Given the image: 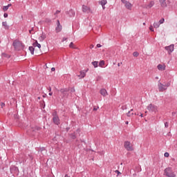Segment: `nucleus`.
<instances>
[{"instance_id":"nucleus-1","label":"nucleus","mask_w":177,"mask_h":177,"mask_svg":"<svg viewBox=\"0 0 177 177\" xmlns=\"http://www.w3.org/2000/svg\"><path fill=\"white\" fill-rule=\"evenodd\" d=\"M164 175L167 177H176L175 171H174V170H172V168L171 167H167L166 169H165Z\"/></svg>"},{"instance_id":"nucleus-2","label":"nucleus","mask_w":177,"mask_h":177,"mask_svg":"<svg viewBox=\"0 0 177 177\" xmlns=\"http://www.w3.org/2000/svg\"><path fill=\"white\" fill-rule=\"evenodd\" d=\"M12 46H14L15 50H21L22 49H24L23 43L19 40H15L12 43Z\"/></svg>"},{"instance_id":"nucleus-3","label":"nucleus","mask_w":177,"mask_h":177,"mask_svg":"<svg viewBox=\"0 0 177 177\" xmlns=\"http://www.w3.org/2000/svg\"><path fill=\"white\" fill-rule=\"evenodd\" d=\"M53 121L55 124V125H59L60 124V119L59 118V116L57 115V112H54L53 113Z\"/></svg>"},{"instance_id":"nucleus-4","label":"nucleus","mask_w":177,"mask_h":177,"mask_svg":"<svg viewBox=\"0 0 177 177\" xmlns=\"http://www.w3.org/2000/svg\"><path fill=\"white\" fill-rule=\"evenodd\" d=\"M124 148L126 149V150H127L128 151H133V147H132V145H131V142L129 141H126L124 142Z\"/></svg>"},{"instance_id":"nucleus-5","label":"nucleus","mask_w":177,"mask_h":177,"mask_svg":"<svg viewBox=\"0 0 177 177\" xmlns=\"http://www.w3.org/2000/svg\"><path fill=\"white\" fill-rule=\"evenodd\" d=\"M158 87L159 92H164L165 91H167V87H165L164 84L161 83V80L158 82Z\"/></svg>"},{"instance_id":"nucleus-6","label":"nucleus","mask_w":177,"mask_h":177,"mask_svg":"<svg viewBox=\"0 0 177 177\" xmlns=\"http://www.w3.org/2000/svg\"><path fill=\"white\" fill-rule=\"evenodd\" d=\"M147 110L149 111H150L151 113H156V111H157V106L150 104L148 106H147Z\"/></svg>"},{"instance_id":"nucleus-7","label":"nucleus","mask_w":177,"mask_h":177,"mask_svg":"<svg viewBox=\"0 0 177 177\" xmlns=\"http://www.w3.org/2000/svg\"><path fill=\"white\" fill-rule=\"evenodd\" d=\"M68 91H70L68 88H62L59 90V92H61L63 97H67L68 96Z\"/></svg>"},{"instance_id":"nucleus-8","label":"nucleus","mask_w":177,"mask_h":177,"mask_svg":"<svg viewBox=\"0 0 177 177\" xmlns=\"http://www.w3.org/2000/svg\"><path fill=\"white\" fill-rule=\"evenodd\" d=\"M165 49L168 52L169 55H171V53L174 52V44H171L170 46H165Z\"/></svg>"},{"instance_id":"nucleus-9","label":"nucleus","mask_w":177,"mask_h":177,"mask_svg":"<svg viewBox=\"0 0 177 177\" xmlns=\"http://www.w3.org/2000/svg\"><path fill=\"white\" fill-rule=\"evenodd\" d=\"M100 93L104 97H106V96L109 95V93L107 92V90H106V88H101L100 91Z\"/></svg>"},{"instance_id":"nucleus-10","label":"nucleus","mask_w":177,"mask_h":177,"mask_svg":"<svg viewBox=\"0 0 177 177\" xmlns=\"http://www.w3.org/2000/svg\"><path fill=\"white\" fill-rule=\"evenodd\" d=\"M62 25H60V21H57V27L55 28L56 32H60L62 31Z\"/></svg>"},{"instance_id":"nucleus-11","label":"nucleus","mask_w":177,"mask_h":177,"mask_svg":"<svg viewBox=\"0 0 177 177\" xmlns=\"http://www.w3.org/2000/svg\"><path fill=\"white\" fill-rule=\"evenodd\" d=\"M86 73H88V70H84L80 71V74L77 75L80 78H84L85 75H86Z\"/></svg>"},{"instance_id":"nucleus-12","label":"nucleus","mask_w":177,"mask_h":177,"mask_svg":"<svg viewBox=\"0 0 177 177\" xmlns=\"http://www.w3.org/2000/svg\"><path fill=\"white\" fill-rule=\"evenodd\" d=\"M82 12H84V13H88L89 12H91V8L85 5L82 6Z\"/></svg>"},{"instance_id":"nucleus-13","label":"nucleus","mask_w":177,"mask_h":177,"mask_svg":"<svg viewBox=\"0 0 177 177\" xmlns=\"http://www.w3.org/2000/svg\"><path fill=\"white\" fill-rule=\"evenodd\" d=\"M157 68L159 70V71H165V64H160L157 66Z\"/></svg>"},{"instance_id":"nucleus-14","label":"nucleus","mask_w":177,"mask_h":177,"mask_svg":"<svg viewBox=\"0 0 177 177\" xmlns=\"http://www.w3.org/2000/svg\"><path fill=\"white\" fill-rule=\"evenodd\" d=\"M67 15L69 16V17H74V16H75V11H74L73 9H71L67 12Z\"/></svg>"},{"instance_id":"nucleus-15","label":"nucleus","mask_w":177,"mask_h":177,"mask_svg":"<svg viewBox=\"0 0 177 177\" xmlns=\"http://www.w3.org/2000/svg\"><path fill=\"white\" fill-rule=\"evenodd\" d=\"M124 6L127 9L129 10H131L132 9V3H131L129 1H127L125 4Z\"/></svg>"},{"instance_id":"nucleus-16","label":"nucleus","mask_w":177,"mask_h":177,"mask_svg":"<svg viewBox=\"0 0 177 177\" xmlns=\"http://www.w3.org/2000/svg\"><path fill=\"white\" fill-rule=\"evenodd\" d=\"M167 0H160V3L162 8H167Z\"/></svg>"},{"instance_id":"nucleus-17","label":"nucleus","mask_w":177,"mask_h":177,"mask_svg":"<svg viewBox=\"0 0 177 177\" xmlns=\"http://www.w3.org/2000/svg\"><path fill=\"white\" fill-rule=\"evenodd\" d=\"M2 26H3V27H4L5 30H9V26L8 25V22H6V21L2 22Z\"/></svg>"},{"instance_id":"nucleus-18","label":"nucleus","mask_w":177,"mask_h":177,"mask_svg":"<svg viewBox=\"0 0 177 177\" xmlns=\"http://www.w3.org/2000/svg\"><path fill=\"white\" fill-rule=\"evenodd\" d=\"M100 4L101 6H105L106 5H107V0H102L101 1H100Z\"/></svg>"},{"instance_id":"nucleus-19","label":"nucleus","mask_w":177,"mask_h":177,"mask_svg":"<svg viewBox=\"0 0 177 177\" xmlns=\"http://www.w3.org/2000/svg\"><path fill=\"white\" fill-rule=\"evenodd\" d=\"M132 111H133V109H131V110L127 113V117H132V115H133V113Z\"/></svg>"},{"instance_id":"nucleus-20","label":"nucleus","mask_w":177,"mask_h":177,"mask_svg":"<svg viewBox=\"0 0 177 177\" xmlns=\"http://www.w3.org/2000/svg\"><path fill=\"white\" fill-rule=\"evenodd\" d=\"M33 46H37V48H39V49H40L41 44H39L38 41H36L35 43H33Z\"/></svg>"},{"instance_id":"nucleus-21","label":"nucleus","mask_w":177,"mask_h":177,"mask_svg":"<svg viewBox=\"0 0 177 177\" xmlns=\"http://www.w3.org/2000/svg\"><path fill=\"white\" fill-rule=\"evenodd\" d=\"M154 6V1H150L149 4L147 6V8H153Z\"/></svg>"},{"instance_id":"nucleus-22","label":"nucleus","mask_w":177,"mask_h":177,"mask_svg":"<svg viewBox=\"0 0 177 177\" xmlns=\"http://www.w3.org/2000/svg\"><path fill=\"white\" fill-rule=\"evenodd\" d=\"M160 27V23L159 22H154L153 23V28H158Z\"/></svg>"},{"instance_id":"nucleus-23","label":"nucleus","mask_w":177,"mask_h":177,"mask_svg":"<svg viewBox=\"0 0 177 177\" xmlns=\"http://www.w3.org/2000/svg\"><path fill=\"white\" fill-rule=\"evenodd\" d=\"M29 50L31 55H34V50H35V49L32 46H29Z\"/></svg>"},{"instance_id":"nucleus-24","label":"nucleus","mask_w":177,"mask_h":177,"mask_svg":"<svg viewBox=\"0 0 177 177\" xmlns=\"http://www.w3.org/2000/svg\"><path fill=\"white\" fill-rule=\"evenodd\" d=\"M98 62L97 61H94V62H92V64H93V67L95 68H97V64H98Z\"/></svg>"},{"instance_id":"nucleus-25","label":"nucleus","mask_w":177,"mask_h":177,"mask_svg":"<svg viewBox=\"0 0 177 177\" xmlns=\"http://www.w3.org/2000/svg\"><path fill=\"white\" fill-rule=\"evenodd\" d=\"M71 139H77V136H75V133H73L70 134Z\"/></svg>"},{"instance_id":"nucleus-26","label":"nucleus","mask_w":177,"mask_h":177,"mask_svg":"<svg viewBox=\"0 0 177 177\" xmlns=\"http://www.w3.org/2000/svg\"><path fill=\"white\" fill-rule=\"evenodd\" d=\"M133 56L134 57H138V56H139V53H138V51H135L133 53Z\"/></svg>"},{"instance_id":"nucleus-27","label":"nucleus","mask_w":177,"mask_h":177,"mask_svg":"<svg viewBox=\"0 0 177 177\" xmlns=\"http://www.w3.org/2000/svg\"><path fill=\"white\" fill-rule=\"evenodd\" d=\"M103 66H104V61L102 60L99 62V66L103 67Z\"/></svg>"},{"instance_id":"nucleus-28","label":"nucleus","mask_w":177,"mask_h":177,"mask_svg":"<svg viewBox=\"0 0 177 177\" xmlns=\"http://www.w3.org/2000/svg\"><path fill=\"white\" fill-rule=\"evenodd\" d=\"M39 38H40L41 41H44V39H45V38H46V35L42 34Z\"/></svg>"},{"instance_id":"nucleus-29","label":"nucleus","mask_w":177,"mask_h":177,"mask_svg":"<svg viewBox=\"0 0 177 177\" xmlns=\"http://www.w3.org/2000/svg\"><path fill=\"white\" fill-rule=\"evenodd\" d=\"M163 85H164L165 88H168L169 86H171V83L167 82V83H165Z\"/></svg>"},{"instance_id":"nucleus-30","label":"nucleus","mask_w":177,"mask_h":177,"mask_svg":"<svg viewBox=\"0 0 177 177\" xmlns=\"http://www.w3.org/2000/svg\"><path fill=\"white\" fill-rule=\"evenodd\" d=\"M8 9H9V6H4L3 7V12H6V10H8Z\"/></svg>"},{"instance_id":"nucleus-31","label":"nucleus","mask_w":177,"mask_h":177,"mask_svg":"<svg viewBox=\"0 0 177 177\" xmlns=\"http://www.w3.org/2000/svg\"><path fill=\"white\" fill-rule=\"evenodd\" d=\"M165 21V19L164 18H162L160 21H159V24H163V23Z\"/></svg>"},{"instance_id":"nucleus-32","label":"nucleus","mask_w":177,"mask_h":177,"mask_svg":"<svg viewBox=\"0 0 177 177\" xmlns=\"http://www.w3.org/2000/svg\"><path fill=\"white\" fill-rule=\"evenodd\" d=\"M45 22H46V23H51V22H52V20H50V19H49V18H46V19H45Z\"/></svg>"},{"instance_id":"nucleus-33","label":"nucleus","mask_w":177,"mask_h":177,"mask_svg":"<svg viewBox=\"0 0 177 177\" xmlns=\"http://www.w3.org/2000/svg\"><path fill=\"white\" fill-rule=\"evenodd\" d=\"M69 48H74V43L71 42L70 44H69Z\"/></svg>"},{"instance_id":"nucleus-34","label":"nucleus","mask_w":177,"mask_h":177,"mask_svg":"<svg viewBox=\"0 0 177 177\" xmlns=\"http://www.w3.org/2000/svg\"><path fill=\"white\" fill-rule=\"evenodd\" d=\"M169 126L168 122H165V128H168V127Z\"/></svg>"},{"instance_id":"nucleus-35","label":"nucleus","mask_w":177,"mask_h":177,"mask_svg":"<svg viewBox=\"0 0 177 177\" xmlns=\"http://www.w3.org/2000/svg\"><path fill=\"white\" fill-rule=\"evenodd\" d=\"M76 132H77V133H79V136H81V134H80V133L81 132V129H77L76 130Z\"/></svg>"},{"instance_id":"nucleus-36","label":"nucleus","mask_w":177,"mask_h":177,"mask_svg":"<svg viewBox=\"0 0 177 177\" xmlns=\"http://www.w3.org/2000/svg\"><path fill=\"white\" fill-rule=\"evenodd\" d=\"M122 3H124V5L128 2V1L126 0H121Z\"/></svg>"},{"instance_id":"nucleus-37","label":"nucleus","mask_w":177,"mask_h":177,"mask_svg":"<svg viewBox=\"0 0 177 177\" xmlns=\"http://www.w3.org/2000/svg\"><path fill=\"white\" fill-rule=\"evenodd\" d=\"M165 157H169V153L168 152L165 153Z\"/></svg>"},{"instance_id":"nucleus-38","label":"nucleus","mask_w":177,"mask_h":177,"mask_svg":"<svg viewBox=\"0 0 177 177\" xmlns=\"http://www.w3.org/2000/svg\"><path fill=\"white\" fill-rule=\"evenodd\" d=\"M97 109H99V106H95L94 108H93V111H97Z\"/></svg>"},{"instance_id":"nucleus-39","label":"nucleus","mask_w":177,"mask_h":177,"mask_svg":"<svg viewBox=\"0 0 177 177\" xmlns=\"http://www.w3.org/2000/svg\"><path fill=\"white\" fill-rule=\"evenodd\" d=\"M149 30H150V31H154V28H153V26H151L149 27Z\"/></svg>"},{"instance_id":"nucleus-40","label":"nucleus","mask_w":177,"mask_h":177,"mask_svg":"<svg viewBox=\"0 0 177 177\" xmlns=\"http://www.w3.org/2000/svg\"><path fill=\"white\" fill-rule=\"evenodd\" d=\"M1 108L3 109V107H5V103L1 102Z\"/></svg>"},{"instance_id":"nucleus-41","label":"nucleus","mask_w":177,"mask_h":177,"mask_svg":"<svg viewBox=\"0 0 177 177\" xmlns=\"http://www.w3.org/2000/svg\"><path fill=\"white\" fill-rule=\"evenodd\" d=\"M71 92L72 93H74V92H75V88H72L71 89Z\"/></svg>"},{"instance_id":"nucleus-42","label":"nucleus","mask_w":177,"mask_h":177,"mask_svg":"<svg viewBox=\"0 0 177 177\" xmlns=\"http://www.w3.org/2000/svg\"><path fill=\"white\" fill-rule=\"evenodd\" d=\"M64 41H67V38L66 37H63L62 38V42H64Z\"/></svg>"},{"instance_id":"nucleus-43","label":"nucleus","mask_w":177,"mask_h":177,"mask_svg":"<svg viewBox=\"0 0 177 177\" xmlns=\"http://www.w3.org/2000/svg\"><path fill=\"white\" fill-rule=\"evenodd\" d=\"M8 13H4L3 14V17L6 18V17H8Z\"/></svg>"},{"instance_id":"nucleus-44","label":"nucleus","mask_w":177,"mask_h":177,"mask_svg":"<svg viewBox=\"0 0 177 177\" xmlns=\"http://www.w3.org/2000/svg\"><path fill=\"white\" fill-rule=\"evenodd\" d=\"M97 48H102V45L100 44H97Z\"/></svg>"},{"instance_id":"nucleus-45","label":"nucleus","mask_w":177,"mask_h":177,"mask_svg":"<svg viewBox=\"0 0 177 177\" xmlns=\"http://www.w3.org/2000/svg\"><path fill=\"white\" fill-rule=\"evenodd\" d=\"M59 13H60V10H57L55 13V15H59Z\"/></svg>"},{"instance_id":"nucleus-46","label":"nucleus","mask_w":177,"mask_h":177,"mask_svg":"<svg viewBox=\"0 0 177 177\" xmlns=\"http://www.w3.org/2000/svg\"><path fill=\"white\" fill-rule=\"evenodd\" d=\"M115 172H116V174H118V175H120V174H121V173L120 172V171H118V170H116Z\"/></svg>"},{"instance_id":"nucleus-47","label":"nucleus","mask_w":177,"mask_h":177,"mask_svg":"<svg viewBox=\"0 0 177 177\" xmlns=\"http://www.w3.org/2000/svg\"><path fill=\"white\" fill-rule=\"evenodd\" d=\"M48 95H49V96H52V95H53V93L50 92V93H48Z\"/></svg>"},{"instance_id":"nucleus-48","label":"nucleus","mask_w":177,"mask_h":177,"mask_svg":"<svg viewBox=\"0 0 177 177\" xmlns=\"http://www.w3.org/2000/svg\"><path fill=\"white\" fill-rule=\"evenodd\" d=\"M48 91H49V92H51L52 91V88L51 87H48Z\"/></svg>"},{"instance_id":"nucleus-49","label":"nucleus","mask_w":177,"mask_h":177,"mask_svg":"<svg viewBox=\"0 0 177 177\" xmlns=\"http://www.w3.org/2000/svg\"><path fill=\"white\" fill-rule=\"evenodd\" d=\"M102 7L103 10H104L106 9V6H102Z\"/></svg>"},{"instance_id":"nucleus-50","label":"nucleus","mask_w":177,"mask_h":177,"mask_svg":"<svg viewBox=\"0 0 177 177\" xmlns=\"http://www.w3.org/2000/svg\"><path fill=\"white\" fill-rule=\"evenodd\" d=\"M55 70H56V68H51V71H55Z\"/></svg>"},{"instance_id":"nucleus-51","label":"nucleus","mask_w":177,"mask_h":177,"mask_svg":"<svg viewBox=\"0 0 177 177\" xmlns=\"http://www.w3.org/2000/svg\"><path fill=\"white\" fill-rule=\"evenodd\" d=\"M121 64H122V62L118 63V67H120V66H121Z\"/></svg>"},{"instance_id":"nucleus-52","label":"nucleus","mask_w":177,"mask_h":177,"mask_svg":"<svg viewBox=\"0 0 177 177\" xmlns=\"http://www.w3.org/2000/svg\"><path fill=\"white\" fill-rule=\"evenodd\" d=\"M125 124H126L127 125H128V124H129V122L126 121V122H125Z\"/></svg>"},{"instance_id":"nucleus-53","label":"nucleus","mask_w":177,"mask_h":177,"mask_svg":"<svg viewBox=\"0 0 177 177\" xmlns=\"http://www.w3.org/2000/svg\"><path fill=\"white\" fill-rule=\"evenodd\" d=\"M7 6H8V8H10V6H12V4H8Z\"/></svg>"},{"instance_id":"nucleus-54","label":"nucleus","mask_w":177,"mask_h":177,"mask_svg":"<svg viewBox=\"0 0 177 177\" xmlns=\"http://www.w3.org/2000/svg\"><path fill=\"white\" fill-rule=\"evenodd\" d=\"M90 48H91V49H92L93 48V45H91Z\"/></svg>"},{"instance_id":"nucleus-55","label":"nucleus","mask_w":177,"mask_h":177,"mask_svg":"<svg viewBox=\"0 0 177 177\" xmlns=\"http://www.w3.org/2000/svg\"><path fill=\"white\" fill-rule=\"evenodd\" d=\"M64 177H70V176H68V175L66 174V175L64 176Z\"/></svg>"},{"instance_id":"nucleus-56","label":"nucleus","mask_w":177,"mask_h":177,"mask_svg":"<svg viewBox=\"0 0 177 177\" xmlns=\"http://www.w3.org/2000/svg\"><path fill=\"white\" fill-rule=\"evenodd\" d=\"M155 79H156V80H158V77L156 76V77H155Z\"/></svg>"},{"instance_id":"nucleus-57","label":"nucleus","mask_w":177,"mask_h":177,"mask_svg":"<svg viewBox=\"0 0 177 177\" xmlns=\"http://www.w3.org/2000/svg\"><path fill=\"white\" fill-rule=\"evenodd\" d=\"M134 114H135V115H139V114H138V113H135Z\"/></svg>"},{"instance_id":"nucleus-58","label":"nucleus","mask_w":177,"mask_h":177,"mask_svg":"<svg viewBox=\"0 0 177 177\" xmlns=\"http://www.w3.org/2000/svg\"><path fill=\"white\" fill-rule=\"evenodd\" d=\"M140 116L143 117V114H142V113H141V114L140 115Z\"/></svg>"},{"instance_id":"nucleus-59","label":"nucleus","mask_w":177,"mask_h":177,"mask_svg":"<svg viewBox=\"0 0 177 177\" xmlns=\"http://www.w3.org/2000/svg\"><path fill=\"white\" fill-rule=\"evenodd\" d=\"M143 26H146V23H143Z\"/></svg>"},{"instance_id":"nucleus-60","label":"nucleus","mask_w":177,"mask_h":177,"mask_svg":"<svg viewBox=\"0 0 177 177\" xmlns=\"http://www.w3.org/2000/svg\"><path fill=\"white\" fill-rule=\"evenodd\" d=\"M174 114H175V113L173 112V113H172V115H174Z\"/></svg>"},{"instance_id":"nucleus-61","label":"nucleus","mask_w":177,"mask_h":177,"mask_svg":"<svg viewBox=\"0 0 177 177\" xmlns=\"http://www.w3.org/2000/svg\"><path fill=\"white\" fill-rule=\"evenodd\" d=\"M67 129V131H68L69 129Z\"/></svg>"},{"instance_id":"nucleus-62","label":"nucleus","mask_w":177,"mask_h":177,"mask_svg":"<svg viewBox=\"0 0 177 177\" xmlns=\"http://www.w3.org/2000/svg\"><path fill=\"white\" fill-rule=\"evenodd\" d=\"M0 44H1V41H0Z\"/></svg>"}]
</instances>
